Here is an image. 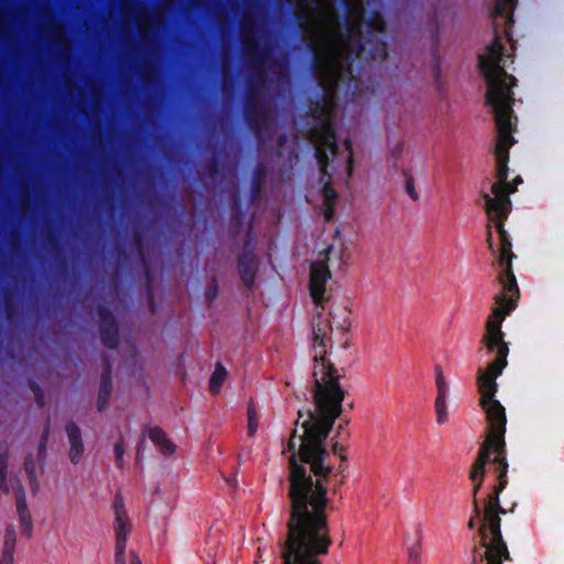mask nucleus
<instances>
[{"label": "nucleus", "instance_id": "7c9ffc66", "mask_svg": "<svg viewBox=\"0 0 564 564\" xmlns=\"http://www.w3.org/2000/svg\"><path fill=\"white\" fill-rule=\"evenodd\" d=\"M113 451H115V457H116V465L119 468H122L123 455H124V443H123V440L121 436L118 440V442L115 443Z\"/></svg>", "mask_w": 564, "mask_h": 564}, {"label": "nucleus", "instance_id": "4c0bfd02", "mask_svg": "<svg viewBox=\"0 0 564 564\" xmlns=\"http://www.w3.org/2000/svg\"><path fill=\"white\" fill-rule=\"evenodd\" d=\"M345 449H346V448H345L343 445L338 444V443H335V444L333 445V452H334V454H335V455H339V456H340V459H341L343 462H346V460H347V456L344 454Z\"/></svg>", "mask_w": 564, "mask_h": 564}, {"label": "nucleus", "instance_id": "6e6552de", "mask_svg": "<svg viewBox=\"0 0 564 564\" xmlns=\"http://www.w3.org/2000/svg\"><path fill=\"white\" fill-rule=\"evenodd\" d=\"M40 68V47L37 46V69ZM40 123V113L37 112V124ZM40 206V189L37 188V207ZM80 249H70V251H79ZM51 251L53 286L59 295L74 292L78 289L84 275V265L80 259L69 256L66 251L69 249H61L59 247L53 249H39L37 248V265L44 252ZM40 268L37 267V271ZM40 282L37 281V290Z\"/></svg>", "mask_w": 564, "mask_h": 564}, {"label": "nucleus", "instance_id": "f3484780", "mask_svg": "<svg viewBox=\"0 0 564 564\" xmlns=\"http://www.w3.org/2000/svg\"><path fill=\"white\" fill-rule=\"evenodd\" d=\"M112 393V367L110 361L106 358L102 362V371L100 375V383L96 408L98 412L105 411L108 405L110 395Z\"/></svg>", "mask_w": 564, "mask_h": 564}, {"label": "nucleus", "instance_id": "a18cd8bd", "mask_svg": "<svg viewBox=\"0 0 564 564\" xmlns=\"http://www.w3.org/2000/svg\"><path fill=\"white\" fill-rule=\"evenodd\" d=\"M305 4L311 2L313 4L314 9H319V2L318 0H302Z\"/></svg>", "mask_w": 564, "mask_h": 564}, {"label": "nucleus", "instance_id": "f8f14e48", "mask_svg": "<svg viewBox=\"0 0 564 564\" xmlns=\"http://www.w3.org/2000/svg\"><path fill=\"white\" fill-rule=\"evenodd\" d=\"M98 315L99 337L104 346L109 349H116L120 343L119 326L116 316L105 304H99L96 308Z\"/></svg>", "mask_w": 564, "mask_h": 564}, {"label": "nucleus", "instance_id": "423d86ee", "mask_svg": "<svg viewBox=\"0 0 564 564\" xmlns=\"http://www.w3.org/2000/svg\"><path fill=\"white\" fill-rule=\"evenodd\" d=\"M242 44L245 57L252 70L243 105V117L249 129L258 134L262 131L269 119L267 109L258 91V85L263 84L265 79L261 68L267 54L265 51L260 47L256 39H247L243 35Z\"/></svg>", "mask_w": 564, "mask_h": 564}, {"label": "nucleus", "instance_id": "79ce46f5", "mask_svg": "<svg viewBox=\"0 0 564 564\" xmlns=\"http://www.w3.org/2000/svg\"><path fill=\"white\" fill-rule=\"evenodd\" d=\"M130 564H142L140 557L134 552H130Z\"/></svg>", "mask_w": 564, "mask_h": 564}, {"label": "nucleus", "instance_id": "39448f33", "mask_svg": "<svg viewBox=\"0 0 564 564\" xmlns=\"http://www.w3.org/2000/svg\"><path fill=\"white\" fill-rule=\"evenodd\" d=\"M514 258L512 247L510 251L503 253V245H500L499 254L494 265L498 269L497 282L501 284L502 290L494 296L496 305L486 321L485 334L481 338V344L488 352L500 350L503 346L509 347V344L505 340L501 324L506 316L517 307L520 296L517 279L512 270V260Z\"/></svg>", "mask_w": 564, "mask_h": 564}, {"label": "nucleus", "instance_id": "2f4dec72", "mask_svg": "<svg viewBox=\"0 0 564 564\" xmlns=\"http://www.w3.org/2000/svg\"><path fill=\"white\" fill-rule=\"evenodd\" d=\"M133 242L138 248V254L142 261H144V251H143V234L140 230H135L133 232Z\"/></svg>", "mask_w": 564, "mask_h": 564}, {"label": "nucleus", "instance_id": "1a4fd4ad", "mask_svg": "<svg viewBox=\"0 0 564 564\" xmlns=\"http://www.w3.org/2000/svg\"><path fill=\"white\" fill-rule=\"evenodd\" d=\"M479 405L486 414V422L488 425V434L480 445V448H485L486 453L495 454V460H506V409L497 399H491L490 401H487L486 404Z\"/></svg>", "mask_w": 564, "mask_h": 564}, {"label": "nucleus", "instance_id": "393cba45", "mask_svg": "<svg viewBox=\"0 0 564 564\" xmlns=\"http://www.w3.org/2000/svg\"><path fill=\"white\" fill-rule=\"evenodd\" d=\"M415 541L408 546V564H421V530L415 533Z\"/></svg>", "mask_w": 564, "mask_h": 564}, {"label": "nucleus", "instance_id": "ea45409f", "mask_svg": "<svg viewBox=\"0 0 564 564\" xmlns=\"http://www.w3.org/2000/svg\"><path fill=\"white\" fill-rule=\"evenodd\" d=\"M7 468V459L0 456V486H3L4 474Z\"/></svg>", "mask_w": 564, "mask_h": 564}, {"label": "nucleus", "instance_id": "412c9836", "mask_svg": "<svg viewBox=\"0 0 564 564\" xmlns=\"http://www.w3.org/2000/svg\"><path fill=\"white\" fill-rule=\"evenodd\" d=\"M328 166H329V164L326 166L325 172H324L322 166L318 164L319 171L322 173L321 181L324 182V185L322 187V193L324 196V203H335L337 199V193L330 185L332 175L328 172Z\"/></svg>", "mask_w": 564, "mask_h": 564}, {"label": "nucleus", "instance_id": "dca6fc26", "mask_svg": "<svg viewBox=\"0 0 564 564\" xmlns=\"http://www.w3.org/2000/svg\"><path fill=\"white\" fill-rule=\"evenodd\" d=\"M492 463L491 454L486 453L485 448H479L477 458L473 464L469 471V479L473 482V502L477 499V494L480 490L486 474V466Z\"/></svg>", "mask_w": 564, "mask_h": 564}, {"label": "nucleus", "instance_id": "9b49d317", "mask_svg": "<svg viewBox=\"0 0 564 564\" xmlns=\"http://www.w3.org/2000/svg\"><path fill=\"white\" fill-rule=\"evenodd\" d=\"M112 509L115 513L113 529L116 533L115 564H127L126 545L131 532V524L126 511L123 498L119 492L115 496Z\"/></svg>", "mask_w": 564, "mask_h": 564}, {"label": "nucleus", "instance_id": "c756f323", "mask_svg": "<svg viewBox=\"0 0 564 564\" xmlns=\"http://www.w3.org/2000/svg\"><path fill=\"white\" fill-rule=\"evenodd\" d=\"M478 520L482 521V512H481V508L479 506L478 499H475V501L473 503L471 517L467 522V528L469 530H474Z\"/></svg>", "mask_w": 564, "mask_h": 564}, {"label": "nucleus", "instance_id": "b1692460", "mask_svg": "<svg viewBox=\"0 0 564 564\" xmlns=\"http://www.w3.org/2000/svg\"><path fill=\"white\" fill-rule=\"evenodd\" d=\"M17 509L20 516L21 523L25 527V530L29 534H31L32 530V520L30 513L25 508V500L22 495H17Z\"/></svg>", "mask_w": 564, "mask_h": 564}, {"label": "nucleus", "instance_id": "ddd939ff", "mask_svg": "<svg viewBox=\"0 0 564 564\" xmlns=\"http://www.w3.org/2000/svg\"><path fill=\"white\" fill-rule=\"evenodd\" d=\"M249 238L250 231L248 232V240L246 245L249 243ZM237 271L245 288L251 291L256 283L259 263L253 249H248V246H246L243 251L239 253L237 258Z\"/></svg>", "mask_w": 564, "mask_h": 564}, {"label": "nucleus", "instance_id": "8fccbe9b", "mask_svg": "<svg viewBox=\"0 0 564 564\" xmlns=\"http://www.w3.org/2000/svg\"><path fill=\"white\" fill-rule=\"evenodd\" d=\"M144 443V440H141V442L139 443L138 445V449H137V459H140V454H141V446L143 445Z\"/></svg>", "mask_w": 564, "mask_h": 564}, {"label": "nucleus", "instance_id": "c9c22d12", "mask_svg": "<svg viewBox=\"0 0 564 564\" xmlns=\"http://www.w3.org/2000/svg\"><path fill=\"white\" fill-rule=\"evenodd\" d=\"M334 213H335V203H324L323 215L327 223L332 220Z\"/></svg>", "mask_w": 564, "mask_h": 564}, {"label": "nucleus", "instance_id": "c85d7f7f", "mask_svg": "<svg viewBox=\"0 0 564 564\" xmlns=\"http://www.w3.org/2000/svg\"><path fill=\"white\" fill-rule=\"evenodd\" d=\"M437 397H447L448 387L445 382L441 366H435Z\"/></svg>", "mask_w": 564, "mask_h": 564}, {"label": "nucleus", "instance_id": "4468645a", "mask_svg": "<svg viewBox=\"0 0 564 564\" xmlns=\"http://www.w3.org/2000/svg\"><path fill=\"white\" fill-rule=\"evenodd\" d=\"M330 271L324 262H313L311 267L310 275V293L316 305H321L324 301V294L326 291V282L330 279Z\"/></svg>", "mask_w": 564, "mask_h": 564}, {"label": "nucleus", "instance_id": "5701e85b", "mask_svg": "<svg viewBox=\"0 0 564 564\" xmlns=\"http://www.w3.org/2000/svg\"><path fill=\"white\" fill-rule=\"evenodd\" d=\"M227 376V370L219 362L209 380V389L213 393H218Z\"/></svg>", "mask_w": 564, "mask_h": 564}, {"label": "nucleus", "instance_id": "f03ea898", "mask_svg": "<svg viewBox=\"0 0 564 564\" xmlns=\"http://www.w3.org/2000/svg\"><path fill=\"white\" fill-rule=\"evenodd\" d=\"M505 47L499 33L495 29L494 41L487 46V53L478 56V68L487 84L486 104L491 106L495 113L498 130L495 154L497 160V182L491 186V193H484L485 209L490 221H494L499 235L500 245H503V253L510 251L511 239L505 229V220L511 210L510 194L516 187L509 188V149L514 143L513 132V105L512 88L517 85V78L508 74L502 64Z\"/></svg>", "mask_w": 564, "mask_h": 564}, {"label": "nucleus", "instance_id": "6ab92c4d", "mask_svg": "<svg viewBox=\"0 0 564 564\" xmlns=\"http://www.w3.org/2000/svg\"><path fill=\"white\" fill-rule=\"evenodd\" d=\"M148 436L162 455L170 456L175 452V445L160 426L149 427Z\"/></svg>", "mask_w": 564, "mask_h": 564}, {"label": "nucleus", "instance_id": "a878e982", "mask_svg": "<svg viewBox=\"0 0 564 564\" xmlns=\"http://www.w3.org/2000/svg\"><path fill=\"white\" fill-rule=\"evenodd\" d=\"M246 213L238 195H235L231 203V221L240 227L243 223Z\"/></svg>", "mask_w": 564, "mask_h": 564}, {"label": "nucleus", "instance_id": "13d9d810", "mask_svg": "<svg viewBox=\"0 0 564 564\" xmlns=\"http://www.w3.org/2000/svg\"><path fill=\"white\" fill-rule=\"evenodd\" d=\"M344 3H346V0H343Z\"/></svg>", "mask_w": 564, "mask_h": 564}, {"label": "nucleus", "instance_id": "de8ad7c7", "mask_svg": "<svg viewBox=\"0 0 564 564\" xmlns=\"http://www.w3.org/2000/svg\"><path fill=\"white\" fill-rule=\"evenodd\" d=\"M25 469L29 474H32L33 473V464L32 462H26L25 463Z\"/></svg>", "mask_w": 564, "mask_h": 564}, {"label": "nucleus", "instance_id": "cd10ccee", "mask_svg": "<svg viewBox=\"0 0 564 564\" xmlns=\"http://www.w3.org/2000/svg\"><path fill=\"white\" fill-rule=\"evenodd\" d=\"M403 175L405 177L404 188L406 194L411 197L412 200L417 202L420 196L419 193L415 191L414 178L412 174L408 170H404Z\"/></svg>", "mask_w": 564, "mask_h": 564}, {"label": "nucleus", "instance_id": "37998d69", "mask_svg": "<svg viewBox=\"0 0 564 564\" xmlns=\"http://www.w3.org/2000/svg\"><path fill=\"white\" fill-rule=\"evenodd\" d=\"M46 445V436H43L41 442L37 444V455L45 448Z\"/></svg>", "mask_w": 564, "mask_h": 564}, {"label": "nucleus", "instance_id": "864d4df0", "mask_svg": "<svg viewBox=\"0 0 564 564\" xmlns=\"http://www.w3.org/2000/svg\"><path fill=\"white\" fill-rule=\"evenodd\" d=\"M401 150H402V147L399 145L398 148L394 149V154L399 153Z\"/></svg>", "mask_w": 564, "mask_h": 564}, {"label": "nucleus", "instance_id": "72a5a7b5", "mask_svg": "<svg viewBox=\"0 0 564 564\" xmlns=\"http://www.w3.org/2000/svg\"><path fill=\"white\" fill-rule=\"evenodd\" d=\"M345 148L349 152L348 161H347V174L350 177L354 171V158L351 152V141L349 139L345 140Z\"/></svg>", "mask_w": 564, "mask_h": 564}, {"label": "nucleus", "instance_id": "20e7f679", "mask_svg": "<svg viewBox=\"0 0 564 564\" xmlns=\"http://www.w3.org/2000/svg\"><path fill=\"white\" fill-rule=\"evenodd\" d=\"M494 471L496 474L497 484L492 487V491L487 496L482 512V522L478 528L480 536L479 546H474L473 558L470 564H478V561H485V564H502L503 561H512L507 543L501 532V514H506V510L500 505V494L508 485V460H495Z\"/></svg>", "mask_w": 564, "mask_h": 564}, {"label": "nucleus", "instance_id": "aec40b11", "mask_svg": "<svg viewBox=\"0 0 564 564\" xmlns=\"http://www.w3.org/2000/svg\"><path fill=\"white\" fill-rule=\"evenodd\" d=\"M268 175L267 165L263 162H258L252 171L250 182V200L256 202L263 189V185Z\"/></svg>", "mask_w": 564, "mask_h": 564}, {"label": "nucleus", "instance_id": "f257e3e1", "mask_svg": "<svg viewBox=\"0 0 564 564\" xmlns=\"http://www.w3.org/2000/svg\"><path fill=\"white\" fill-rule=\"evenodd\" d=\"M328 436H290L289 518L280 542L282 564H322L333 544L326 510L333 466L326 464Z\"/></svg>", "mask_w": 564, "mask_h": 564}, {"label": "nucleus", "instance_id": "09e8293b", "mask_svg": "<svg viewBox=\"0 0 564 564\" xmlns=\"http://www.w3.org/2000/svg\"><path fill=\"white\" fill-rule=\"evenodd\" d=\"M296 19H297V21H299L300 23H305V22H307V18H306V15H304V14H297Z\"/></svg>", "mask_w": 564, "mask_h": 564}, {"label": "nucleus", "instance_id": "49530a36", "mask_svg": "<svg viewBox=\"0 0 564 564\" xmlns=\"http://www.w3.org/2000/svg\"><path fill=\"white\" fill-rule=\"evenodd\" d=\"M488 245H489V248L492 249V234H491V229H490V226H488Z\"/></svg>", "mask_w": 564, "mask_h": 564}, {"label": "nucleus", "instance_id": "2eb2a0df", "mask_svg": "<svg viewBox=\"0 0 564 564\" xmlns=\"http://www.w3.org/2000/svg\"><path fill=\"white\" fill-rule=\"evenodd\" d=\"M65 433L69 444V460L72 464L77 465L80 463L85 453L82 431L75 422L70 421L65 424Z\"/></svg>", "mask_w": 564, "mask_h": 564}, {"label": "nucleus", "instance_id": "9d476101", "mask_svg": "<svg viewBox=\"0 0 564 564\" xmlns=\"http://www.w3.org/2000/svg\"><path fill=\"white\" fill-rule=\"evenodd\" d=\"M494 352H496V358L486 368H478L477 370L476 383L480 394L479 404H486L487 401L496 399L498 391L497 378L502 375L508 365L509 347L503 346L502 349Z\"/></svg>", "mask_w": 564, "mask_h": 564}, {"label": "nucleus", "instance_id": "bb28decb", "mask_svg": "<svg viewBox=\"0 0 564 564\" xmlns=\"http://www.w3.org/2000/svg\"><path fill=\"white\" fill-rule=\"evenodd\" d=\"M436 421L443 424L447 421L446 397H436L435 399Z\"/></svg>", "mask_w": 564, "mask_h": 564}, {"label": "nucleus", "instance_id": "0eeeda50", "mask_svg": "<svg viewBox=\"0 0 564 564\" xmlns=\"http://www.w3.org/2000/svg\"><path fill=\"white\" fill-rule=\"evenodd\" d=\"M330 105L325 95L316 96L308 102V113L317 121L312 129L311 142L314 147V156L325 172L328 162L338 154L337 135L333 122L327 118Z\"/></svg>", "mask_w": 564, "mask_h": 564}, {"label": "nucleus", "instance_id": "5fc2aeb1", "mask_svg": "<svg viewBox=\"0 0 564 564\" xmlns=\"http://www.w3.org/2000/svg\"><path fill=\"white\" fill-rule=\"evenodd\" d=\"M344 463H345V462H343V460H341V464H340V466H339V473H343V470H344V467H345V466H344Z\"/></svg>", "mask_w": 564, "mask_h": 564}, {"label": "nucleus", "instance_id": "603ef678", "mask_svg": "<svg viewBox=\"0 0 564 564\" xmlns=\"http://www.w3.org/2000/svg\"><path fill=\"white\" fill-rule=\"evenodd\" d=\"M297 413H299V419L295 422L296 425L299 424L300 419H302L304 416V414L301 410H299Z\"/></svg>", "mask_w": 564, "mask_h": 564}, {"label": "nucleus", "instance_id": "a19ab883", "mask_svg": "<svg viewBox=\"0 0 564 564\" xmlns=\"http://www.w3.org/2000/svg\"><path fill=\"white\" fill-rule=\"evenodd\" d=\"M36 402H37V409H41L44 405V391L37 386V392H36Z\"/></svg>", "mask_w": 564, "mask_h": 564}, {"label": "nucleus", "instance_id": "58836bf2", "mask_svg": "<svg viewBox=\"0 0 564 564\" xmlns=\"http://www.w3.org/2000/svg\"><path fill=\"white\" fill-rule=\"evenodd\" d=\"M116 256L118 261L126 262L129 259V254L124 248H117Z\"/></svg>", "mask_w": 564, "mask_h": 564}, {"label": "nucleus", "instance_id": "a211bd4d", "mask_svg": "<svg viewBox=\"0 0 564 564\" xmlns=\"http://www.w3.org/2000/svg\"><path fill=\"white\" fill-rule=\"evenodd\" d=\"M518 0H494V9L490 14L492 20H496L498 18H501L505 20L506 25V36L510 39L509 30L513 23V11L517 7Z\"/></svg>", "mask_w": 564, "mask_h": 564}, {"label": "nucleus", "instance_id": "7ed1b4c3", "mask_svg": "<svg viewBox=\"0 0 564 564\" xmlns=\"http://www.w3.org/2000/svg\"><path fill=\"white\" fill-rule=\"evenodd\" d=\"M329 24L339 28L324 33L326 48L321 55L314 40L306 43L312 53L311 65L314 70L328 66L339 50H347L351 62L365 59L367 62H383L388 56L387 26L382 14L372 11L367 19L354 25L347 15L330 13L325 15Z\"/></svg>", "mask_w": 564, "mask_h": 564}, {"label": "nucleus", "instance_id": "e433bc0d", "mask_svg": "<svg viewBox=\"0 0 564 564\" xmlns=\"http://www.w3.org/2000/svg\"><path fill=\"white\" fill-rule=\"evenodd\" d=\"M207 172L210 176H216L219 174V162L217 159H214L207 166Z\"/></svg>", "mask_w": 564, "mask_h": 564}, {"label": "nucleus", "instance_id": "4d7b16f0", "mask_svg": "<svg viewBox=\"0 0 564 564\" xmlns=\"http://www.w3.org/2000/svg\"><path fill=\"white\" fill-rule=\"evenodd\" d=\"M289 3L291 2V0H286Z\"/></svg>", "mask_w": 564, "mask_h": 564}, {"label": "nucleus", "instance_id": "4be33fe9", "mask_svg": "<svg viewBox=\"0 0 564 564\" xmlns=\"http://www.w3.org/2000/svg\"><path fill=\"white\" fill-rule=\"evenodd\" d=\"M14 545H15V535L13 532L8 531L4 535L2 556L0 560V564H12Z\"/></svg>", "mask_w": 564, "mask_h": 564}, {"label": "nucleus", "instance_id": "3c124183", "mask_svg": "<svg viewBox=\"0 0 564 564\" xmlns=\"http://www.w3.org/2000/svg\"><path fill=\"white\" fill-rule=\"evenodd\" d=\"M149 296H150V306H151V311L152 313H154V304H153V296L151 294V292L149 291Z\"/></svg>", "mask_w": 564, "mask_h": 564}, {"label": "nucleus", "instance_id": "f704fd0d", "mask_svg": "<svg viewBox=\"0 0 564 564\" xmlns=\"http://www.w3.org/2000/svg\"><path fill=\"white\" fill-rule=\"evenodd\" d=\"M258 427V423L256 420V414L250 409L248 410V435L252 436L254 435Z\"/></svg>", "mask_w": 564, "mask_h": 564}, {"label": "nucleus", "instance_id": "c03bdc74", "mask_svg": "<svg viewBox=\"0 0 564 564\" xmlns=\"http://www.w3.org/2000/svg\"><path fill=\"white\" fill-rule=\"evenodd\" d=\"M522 183V178L521 176H517L511 184H509V188H513L516 187L517 188V185Z\"/></svg>", "mask_w": 564, "mask_h": 564}, {"label": "nucleus", "instance_id": "473e14b6", "mask_svg": "<svg viewBox=\"0 0 564 564\" xmlns=\"http://www.w3.org/2000/svg\"><path fill=\"white\" fill-rule=\"evenodd\" d=\"M218 293V282L216 278H213L206 292V299L210 303L215 300Z\"/></svg>", "mask_w": 564, "mask_h": 564}, {"label": "nucleus", "instance_id": "6e6d98bb", "mask_svg": "<svg viewBox=\"0 0 564 564\" xmlns=\"http://www.w3.org/2000/svg\"><path fill=\"white\" fill-rule=\"evenodd\" d=\"M348 73L350 74L351 78H354L352 74H351V63H349V66H348Z\"/></svg>", "mask_w": 564, "mask_h": 564}]
</instances>
